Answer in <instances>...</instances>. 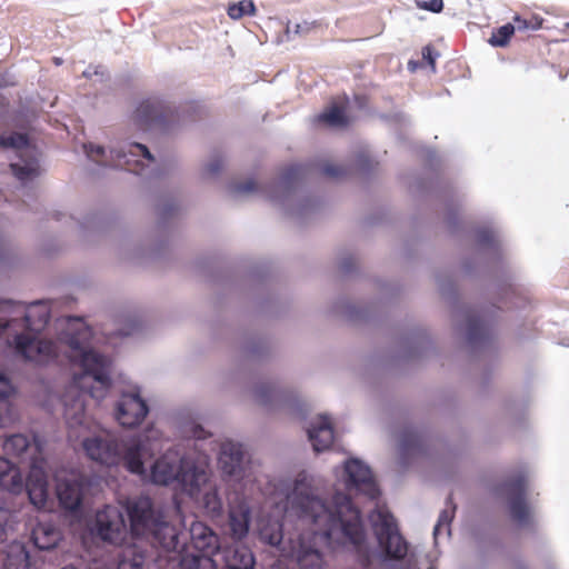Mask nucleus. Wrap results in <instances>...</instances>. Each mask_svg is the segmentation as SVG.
<instances>
[{
  "label": "nucleus",
  "instance_id": "44",
  "mask_svg": "<svg viewBox=\"0 0 569 569\" xmlns=\"http://www.w3.org/2000/svg\"><path fill=\"white\" fill-rule=\"evenodd\" d=\"M62 569H76V568H74V567H72V566H68V567H64V568H62Z\"/></svg>",
  "mask_w": 569,
  "mask_h": 569
},
{
  "label": "nucleus",
  "instance_id": "18",
  "mask_svg": "<svg viewBox=\"0 0 569 569\" xmlns=\"http://www.w3.org/2000/svg\"><path fill=\"white\" fill-rule=\"evenodd\" d=\"M250 505L244 497L237 498L229 506V527L234 539L244 538L250 526Z\"/></svg>",
  "mask_w": 569,
  "mask_h": 569
},
{
  "label": "nucleus",
  "instance_id": "1",
  "mask_svg": "<svg viewBox=\"0 0 569 569\" xmlns=\"http://www.w3.org/2000/svg\"><path fill=\"white\" fill-rule=\"evenodd\" d=\"M260 491L271 501L284 499L287 517L296 519L297 537L289 539L282 555L295 557L299 569H325L321 545L358 548L363 541L359 509L348 495L329 488L318 473L301 470L292 479L268 476Z\"/></svg>",
  "mask_w": 569,
  "mask_h": 569
},
{
  "label": "nucleus",
  "instance_id": "11",
  "mask_svg": "<svg viewBox=\"0 0 569 569\" xmlns=\"http://www.w3.org/2000/svg\"><path fill=\"white\" fill-rule=\"evenodd\" d=\"M53 478L61 507L70 512H78L92 483L91 479L79 470L64 467L57 469Z\"/></svg>",
  "mask_w": 569,
  "mask_h": 569
},
{
  "label": "nucleus",
  "instance_id": "41",
  "mask_svg": "<svg viewBox=\"0 0 569 569\" xmlns=\"http://www.w3.org/2000/svg\"><path fill=\"white\" fill-rule=\"evenodd\" d=\"M325 171H326L327 174L333 176V177H336V176H338L340 173L339 170L335 169L331 166L326 167Z\"/></svg>",
  "mask_w": 569,
  "mask_h": 569
},
{
  "label": "nucleus",
  "instance_id": "31",
  "mask_svg": "<svg viewBox=\"0 0 569 569\" xmlns=\"http://www.w3.org/2000/svg\"><path fill=\"white\" fill-rule=\"evenodd\" d=\"M143 558L134 550L128 549L119 561L118 569H142Z\"/></svg>",
  "mask_w": 569,
  "mask_h": 569
},
{
  "label": "nucleus",
  "instance_id": "5",
  "mask_svg": "<svg viewBox=\"0 0 569 569\" xmlns=\"http://www.w3.org/2000/svg\"><path fill=\"white\" fill-rule=\"evenodd\" d=\"M3 451L20 462L29 461L30 470L26 482L28 497L37 509L44 508L49 498L48 462L42 456L40 441L37 438L30 440L22 433L12 435L4 440Z\"/></svg>",
  "mask_w": 569,
  "mask_h": 569
},
{
  "label": "nucleus",
  "instance_id": "17",
  "mask_svg": "<svg viewBox=\"0 0 569 569\" xmlns=\"http://www.w3.org/2000/svg\"><path fill=\"white\" fill-rule=\"evenodd\" d=\"M503 490L509 498V506L512 518L520 525H527L530 520V509L523 500V479L519 478L506 483Z\"/></svg>",
  "mask_w": 569,
  "mask_h": 569
},
{
  "label": "nucleus",
  "instance_id": "19",
  "mask_svg": "<svg viewBox=\"0 0 569 569\" xmlns=\"http://www.w3.org/2000/svg\"><path fill=\"white\" fill-rule=\"evenodd\" d=\"M309 441L315 451L328 449L333 442L332 422L328 416L316 417L308 428Z\"/></svg>",
  "mask_w": 569,
  "mask_h": 569
},
{
  "label": "nucleus",
  "instance_id": "4",
  "mask_svg": "<svg viewBox=\"0 0 569 569\" xmlns=\"http://www.w3.org/2000/svg\"><path fill=\"white\" fill-rule=\"evenodd\" d=\"M50 307L46 301L30 305L0 301V345L34 365H48L58 358L53 341L39 338L47 326Z\"/></svg>",
  "mask_w": 569,
  "mask_h": 569
},
{
  "label": "nucleus",
  "instance_id": "24",
  "mask_svg": "<svg viewBox=\"0 0 569 569\" xmlns=\"http://www.w3.org/2000/svg\"><path fill=\"white\" fill-rule=\"evenodd\" d=\"M259 536L262 541L270 546L279 547L282 552L283 547H288L283 542L282 525L278 519H261L258 525Z\"/></svg>",
  "mask_w": 569,
  "mask_h": 569
},
{
  "label": "nucleus",
  "instance_id": "12",
  "mask_svg": "<svg viewBox=\"0 0 569 569\" xmlns=\"http://www.w3.org/2000/svg\"><path fill=\"white\" fill-rule=\"evenodd\" d=\"M150 408L138 385H131L121 390L113 405L112 415L122 428L134 429L142 425Z\"/></svg>",
  "mask_w": 569,
  "mask_h": 569
},
{
  "label": "nucleus",
  "instance_id": "3",
  "mask_svg": "<svg viewBox=\"0 0 569 569\" xmlns=\"http://www.w3.org/2000/svg\"><path fill=\"white\" fill-rule=\"evenodd\" d=\"M166 440L163 431L149 425L127 445L126 469L142 480L154 485H176L183 493L200 503L208 513L219 515L222 500L218 486L212 480L211 460L207 453H180L171 447L159 456L149 468L148 460L154 457Z\"/></svg>",
  "mask_w": 569,
  "mask_h": 569
},
{
  "label": "nucleus",
  "instance_id": "29",
  "mask_svg": "<svg viewBox=\"0 0 569 569\" xmlns=\"http://www.w3.org/2000/svg\"><path fill=\"white\" fill-rule=\"evenodd\" d=\"M515 30L516 27L511 23L499 27L489 38V43L493 47H505L515 33Z\"/></svg>",
  "mask_w": 569,
  "mask_h": 569
},
{
  "label": "nucleus",
  "instance_id": "42",
  "mask_svg": "<svg viewBox=\"0 0 569 569\" xmlns=\"http://www.w3.org/2000/svg\"><path fill=\"white\" fill-rule=\"evenodd\" d=\"M479 239H480L481 242H487V241L490 240V237L488 236V232L486 231V232H481L479 234Z\"/></svg>",
  "mask_w": 569,
  "mask_h": 569
},
{
  "label": "nucleus",
  "instance_id": "40",
  "mask_svg": "<svg viewBox=\"0 0 569 569\" xmlns=\"http://www.w3.org/2000/svg\"><path fill=\"white\" fill-rule=\"evenodd\" d=\"M253 189H254L253 181H248L244 184H237V186H234V191L238 192V193L250 192Z\"/></svg>",
  "mask_w": 569,
  "mask_h": 569
},
{
  "label": "nucleus",
  "instance_id": "32",
  "mask_svg": "<svg viewBox=\"0 0 569 569\" xmlns=\"http://www.w3.org/2000/svg\"><path fill=\"white\" fill-rule=\"evenodd\" d=\"M452 513H453V511H449V510H443L440 513L439 519L433 529V536H435L436 541L439 539V537H441L443 535L445 536L450 535V521L452 519Z\"/></svg>",
  "mask_w": 569,
  "mask_h": 569
},
{
  "label": "nucleus",
  "instance_id": "27",
  "mask_svg": "<svg viewBox=\"0 0 569 569\" xmlns=\"http://www.w3.org/2000/svg\"><path fill=\"white\" fill-rule=\"evenodd\" d=\"M32 539L36 547L41 550H47L53 548L58 543L60 533L53 527L40 523L32 531Z\"/></svg>",
  "mask_w": 569,
  "mask_h": 569
},
{
  "label": "nucleus",
  "instance_id": "10",
  "mask_svg": "<svg viewBox=\"0 0 569 569\" xmlns=\"http://www.w3.org/2000/svg\"><path fill=\"white\" fill-rule=\"evenodd\" d=\"M0 147L12 149L17 153V160L10 167L14 177L26 183L32 181L41 173L40 153L29 139L20 133L0 136Z\"/></svg>",
  "mask_w": 569,
  "mask_h": 569
},
{
  "label": "nucleus",
  "instance_id": "9",
  "mask_svg": "<svg viewBox=\"0 0 569 569\" xmlns=\"http://www.w3.org/2000/svg\"><path fill=\"white\" fill-rule=\"evenodd\" d=\"M217 465L222 477L229 482L246 486L256 479L253 462L240 442L223 441L220 445Z\"/></svg>",
  "mask_w": 569,
  "mask_h": 569
},
{
  "label": "nucleus",
  "instance_id": "43",
  "mask_svg": "<svg viewBox=\"0 0 569 569\" xmlns=\"http://www.w3.org/2000/svg\"><path fill=\"white\" fill-rule=\"evenodd\" d=\"M409 68L413 71V70H416L417 66H416L415 62L410 61L409 62Z\"/></svg>",
  "mask_w": 569,
  "mask_h": 569
},
{
  "label": "nucleus",
  "instance_id": "38",
  "mask_svg": "<svg viewBox=\"0 0 569 569\" xmlns=\"http://www.w3.org/2000/svg\"><path fill=\"white\" fill-rule=\"evenodd\" d=\"M483 331L482 323L478 321H470L468 325V339L470 341L477 340L478 336Z\"/></svg>",
  "mask_w": 569,
  "mask_h": 569
},
{
  "label": "nucleus",
  "instance_id": "16",
  "mask_svg": "<svg viewBox=\"0 0 569 569\" xmlns=\"http://www.w3.org/2000/svg\"><path fill=\"white\" fill-rule=\"evenodd\" d=\"M337 479L342 480L349 491H357L373 499L378 496L379 489L372 477L370 468L359 459L347 460L342 468L335 469Z\"/></svg>",
  "mask_w": 569,
  "mask_h": 569
},
{
  "label": "nucleus",
  "instance_id": "37",
  "mask_svg": "<svg viewBox=\"0 0 569 569\" xmlns=\"http://www.w3.org/2000/svg\"><path fill=\"white\" fill-rule=\"evenodd\" d=\"M8 520H9V511L7 509L0 507V542H4L7 540Z\"/></svg>",
  "mask_w": 569,
  "mask_h": 569
},
{
  "label": "nucleus",
  "instance_id": "34",
  "mask_svg": "<svg viewBox=\"0 0 569 569\" xmlns=\"http://www.w3.org/2000/svg\"><path fill=\"white\" fill-rule=\"evenodd\" d=\"M516 29L518 30H538L541 28L542 19L538 17H533L530 20L521 19L520 17H515Z\"/></svg>",
  "mask_w": 569,
  "mask_h": 569
},
{
  "label": "nucleus",
  "instance_id": "39",
  "mask_svg": "<svg viewBox=\"0 0 569 569\" xmlns=\"http://www.w3.org/2000/svg\"><path fill=\"white\" fill-rule=\"evenodd\" d=\"M422 57H423L425 60H427L429 62V64L431 66L432 70H435L436 54L433 53V51L429 47L423 49Z\"/></svg>",
  "mask_w": 569,
  "mask_h": 569
},
{
  "label": "nucleus",
  "instance_id": "30",
  "mask_svg": "<svg viewBox=\"0 0 569 569\" xmlns=\"http://www.w3.org/2000/svg\"><path fill=\"white\" fill-rule=\"evenodd\" d=\"M254 11L256 7L252 0H240L228 8V14L233 20H238L247 14H254Z\"/></svg>",
  "mask_w": 569,
  "mask_h": 569
},
{
  "label": "nucleus",
  "instance_id": "26",
  "mask_svg": "<svg viewBox=\"0 0 569 569\" xmlns=\"http://www.w3.org/2000/svg\"><path fill=\"white\" fill-rule=\"evenodd\" d=\"M176 425L180 435L184 438L204 440L211 436L209 431L197 423L189 415L179 413Z\"/></svg>",
  "mask_w": 569,
  "mask_h": 569
},
{
  "label": "nucleus",
  "instance_id": "7",
  "mask_svg": "<svg viewBox=\"0 0 569 569\" xmlns=\"http://www.w3.org/2000/svg\"><path fill=\"white\" fill-rule=\"evenodd\" d=\"M88 158L97 163L124 168L132 172H140L147 164L153 161L148 148L137 142H123L121 146L110 148L109 154L99 144H84Z\"/></svg>",
  "mask_w": 569,
  "mask_h": 569
},
{
  "label": "nucleus",
  "instance_id": "46",
  "mask_svg": "<svg viewBox=\"0 0 569 569\" xmlns=\"http://www.w3.org/2000/svg\"><path fill=\"white\" fill-rule=\"evenodd\" d=\"M430 569H433V568H430Z\"/></svg>",
  "mask_w": 569,
  "mask_h": 569
},
{
  "label": "nucleus",
  "instance_id": "22",
  "mask_svg": "<svg viewBox=\"0 0 569 569\" xmlns=\"http://www.w3.org/2000/svg\"><path fill=\"white\" fill-rule=\"evenodd\" d=\"M164 104L156 98H149L139 103L134 111V120L147 128L151 122L163 117Z\"/></svg>",
  "mask_w": 569,
  "mask_h": 569
},
{
  "label": "nucleus",
  "instance_id": "33",
  "mask_svg": "<svg viewBox=\"0 0 569 569\" xmlns=\"http://www.w3.org/2000/svg\"><path fill=\"white\" fill-rule=\"evenodd\" d=\"M223 167V162L220 158L214 157L210 159L202 168V176L204 178H212L217 176Z\"/></svg>",
  "mask_w": 569,
  "mask_h": 569
},
{
  "label": "nucleus",
  "instance_id": "35",
  "mask_svg": "<svg viewBox=\"0 0 569 569\" xmlns=\"http://www.w3.org/2000/svg\"><path fill=\"white\" fill-rule=\"evenodd\" d=\"M419 9L439 13L443 9L442 0H416Z\"/></svg>",
  "mask_w": 569,
  "mask_h": 569
},
{
  "label": "nucleus",
  "instance_id": "45",
  "mask_svg": "<svg viewBox=\"0 0 569 569\" xmlns=\"http://www.w3.org/2000/svg\"><path fill=\"white\" fill-rule=\"evenodd\" d=\"M566 27L569 28V21L566 23Z\"/></svg>",
  "mask_w": 569,
  "mask_h": 569
},
{
  "label": "nucleus",
  "instance_id": "21",
  "mask_svg": "<svg viewBox=\"0 0 569 569\" xmlns=\"http://www.w3.org/2000/svg\"><path fill=\"white\" fill-rule=\"evenodd\" d=\"M13 392L10 379L3 372H0V427L4 428L17 420V413L9 401Z\"/></svg>",
  "mask_w": 569,
  "mask_h": 569
},
{
  "label": "nucleus",
  "instance_id": "36",
  "mask_svg": "<svg viewBox=\"0 0 569 569\" xmlns=\"http://www.w3.org/2000/svg\"><path fill=\"white\" fill-rule=\"evenodd\" d=\"M418 443V437L416 433L409 432L402 436L400 439V450L402 452L409 451L411 448H413Z\"/></svg>",
  "mask_w": 569,
  "mask_h": 569
},
{
  "label": "nucleus",
  "instance_id": "13",
  "mask_svg": "<svg viewBox=\"0 0 569 569\" xmlns=\"http://www.w3.org/2000/svg\"><path fill=\"white\" fill-rule=\"evenodd\" d=\"M375 533L380 548L390 559H403L407 556L408 547L398 532L393 517L385 508H378L370 515Z\"/></svg>",
  "mask_w": 569,
  "mask_h": 569
},
{
  "label": "nucleus",
  "instance_id": "8",
  "mask_svg": "<svg viewBox=\"0 0 569 569\" xmlns=\"http://www.w3.org/2000/svg\"><path fill=\"white\" fill-rule=\"evenodd\" d=\"M252 400L268 412L287 416L299 413L303 406V399L296 388L273 381L257 385L252 389Z\"/></svg>",
  "mask_w": 569,
  "mask_h": 569
},
{
  "label": "nucleus",
  "instance_id": "2",
  "mask_svg": "<svg viewBox=\"0 0 569 569\" xmlns=\"http://www.w3.org/2000/svg\"><path fill=\"white\" fill-rule=\"evenodd\" d=\"M58 353L78 367L62 397L68 440L76 450L102 466L126 467L127 445L134 436L118 439L93 420L86 410L84 395L102 401L112 385V361L97 347L91 328L81 318L66 317L56 322Z\"/></svg>",
  "mask_w": 569,
  "mask_h": 569
},
{
  "label": "nucleus",
  "instance_id": "23",
  "mask_svg": "<svg viewBox=\"0 0 569 569\" xmlns=\"http://www.w3.org/2000/svg\"><path fill=\"white\" fill-rule=\"evenodd\" d=\"M222 557L228 569H253L254 559L252 552L243 546L226 548Z\"/></svg>",
  "mask_w": 569,
  "mask_h": 569
},
{
  "label": "nucleus",
  "instance_id": "15",
  "mask_svg": "<svg viewBox=\"0 0 569 569\" xmlns=\"http://www.w3.org/2000/svg\"><path fill=\"white\" fill-rule=\"evenodd\" d=\"M129 502L126 507L106 506L97 512L94 529L102 540L114 545L126 541L131 532L124 519V511L129 515L127 510Z\"/></svg>",
  "mask_w": 569,
  "mask_h": 569
},
{
  "label": "nucleus",
  "instance_id": "20",
  "mask_svg": "<svg viewBox=\"0 0 569 569\" xmlns=\"http://www.w3.org/2000/svg\"><path fill=\"white\" fill-rule=\"evenodd\" d=\"M0 487L13 495L27 489L19 468L3 457H0Z\"/></svg>",
  "mask_w": 569,
  "mask_h": 569
},
{
  "label": "nucleus",
  "instance_id": "6",
  "mask_svg": "<svg viewBox=\"0 0 569 569\" xmlns=\"http://www.w3.org/2000/svg\"><path fill=\"white\" fill-rule=\"evenodd\" d=\"M127 510L131 520V533L136 537H152L167 551H180L186 546V535L170 526L160 510H156L148 497L129 502Z\"/></svg>",
  "mask_w": 569,
  "mask_h": 569
},
{
  "label": "nucleus",
  "instance_id": "14",
  "mask_svg": "<svg viewBox=\"0 0 569 569\" xmlns=\"http://www.w3.org/2000/svg\"><path fill=\"white\" fill-rule=\"evenodd\" d=\"M189 536L194 549L202 552L200 557H191L182 560L183 566L190 569H216L217 561L212 558L219 549V540L217 535L204 523L192 521Z\"/></svg>",
  "mask_w": 569,
  "mask_h": 569
},
{
  "label": "nucleus",
  "instance_id": "28",
  "mask_svg": "<svg viewBox=\"0 0 569 569\" xmlns=\"http://www.w3.org/2000/svg\"><path fill=\"white\" fill-rule=\"evenodd\" d=\"M4 569H29V553L22 543L13 541L9 545Z\"/></svg>",
  "mask_w": 569,
  "mask_h": 569
},
{
  "label": "nucleus",
  "instance_id": "25",
  "mask_svg": "<svg viewBox=\"0 0 569 569\" xmlns=\"http://www.w3.org/2000/svg\"><path fill=\"white\" fill-rule=\"evenodd\" d=\"M346 99L333 101L322 113L318 116L320 122L331 128H341L348 123L346 116Z\"/></svg>",
  "mask_w": 569,
  "mask_h": 569
}]
</instances>
